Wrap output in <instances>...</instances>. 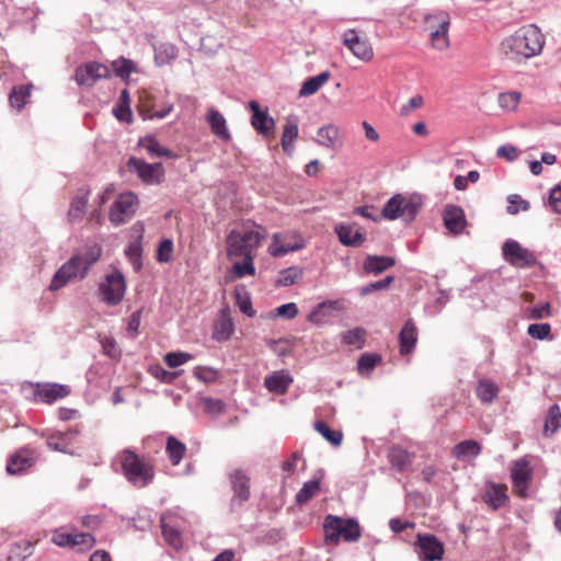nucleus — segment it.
<instances>
[{
	"label": "nucleus",
	"instance_id": "obj_1",
	"mask_svg": "<svg viewBox=\"0 0 561 561\" xmlns=\"http://www.w3.org/2000/svg\"><path fill=\"white\" fill-rule=\"evenodd\" d=\"M545 36L534 24L519 27L502 42L503 53L511 59H528L542 51Z\"/></svg>",
	"mask_w": 561,
	"mask_h": 561
},
{
	"label": "nucleus",
	"instance_id": "obj_2",
	"mask_svg": "<svg viewBox=\"0 0 561 561\" xmlns=\"http://www.w3.org/2000/svg\"><path fill=\"white\" fill-rule=\"evenodd\" d=\"M115 461L119 467L117 471L135 488H146L154 479V466L129 448L117 453Z\"/></svg>",
	"mask_w": 561,
	"mask_h": 561
},
{
	"label": "nucleus",
	"instance_id": "obj_3",
	"mask_svg": "<svg viewBox=\"0 0 561 561\" xmlns=\"http://www.w3.org/2000/svg\"><path fill=\"white\" fill-rule=\"evenodd\" d=\"M324 540L328 545H337L341 540L356 542L362 535V529L355 518H343L336 515H328L323 523Z\"/></svg>",
	"mask_w": 561,
	"mask_h": 561
},
{
	"label": "nucleus",
	"instance_id": "obj_4",
	"mask_svg": "<svg viewBox=\"0 0 561 561\" xmlns=\"http://www.w3.org/2000/svg\"><path fill=\"white\" fill-rule=\"evenodd\" d=\"M264 236L256 230L241 232L231 230L226 238V251L229 259L254 255L255 250L261 245Z\"/></svg>",
	"mask_w": 561,
	"mask_h": 561
},
{
	"label": "nucleus",
	"instance_id": "obj_5",
	"mask_svg": "<svg viewBox=\"0 0 561 561\" xmlns=\"http://www.w3.org/2000/svg\"><path fill=\"white\" fill-rule=\"evenodd\" d=\"M420 208L421 203L415 196L407 197L396 194L385 204L381 216L389 220L402 219L405 222H411Z\"/></svg>",
	"mask_w": 561,
	"mask_h": 561
},
{
	"label": "nucleus",
	"instance_id": "obj_6",
	"mask_svg": "<svg viewBox=\"0 0 561 561\" xmlns=\"http://www.w3.org/2000/svg\"><path fill=\"white\" fill-rule=\"evenodd\" d=\"M502 256L516 268H528L538 263L536 254L514 239H507L502 244Z\"/></svg>",
	"mask_w": 561,
	"mask_h": 561
},
{
	"label": "nucleus",
	"instance_id": "obj_7",
	"mask_svg": "<svg viewBox=\"0 0 561 561\" xmlns=\"http://www.w3.org/2000/svg\"><path fill=\"white\" fill-rule=\"evenodd\" d=\"M126 283L123 273L114 270L99 285L101 300L108 306L118 305L125 295Z\"/></svg>",
	"mask_w": 561,
	"mask_h": 561
},
{
	"label": "nucleus",
	"instance_id": "obj_8",
	"mask_svg": "<svg viewBox=\"0 0 561 561\" xmlns=\"http://www.w3.org/2000/svg\"><path fill=\"white\" fill-rule=\"evenodd\" d=\"M533 467L526 458H520L512 462L511 478L514 493L525 499L528 496L529 488L533 482Z\"/></svg>",
	"mask_w": 561,
	"mask_h": 561
},
{
	"label": "nucleus",
	"instance_id": "obj_9",
	"mask_svg": "<svg viewBox=\"0 0 561 561\" xmlns=\"http://www.w3.org/2000/svg\"><path fill=\"white\" fill-rule=\"evenodd\" d=\"M430 32L432 46L435 49L444 50L449 47L448 28L450 25V18L447 13L440 12L431 15L426 19Z\"/></svg>",
	"mask_w": 561,
	"mask_h": 561
},
{
	"label": "nucleus",
	"instance_id": "obj_10",
	"mask_svg": "<svg viewBox=\"0 0 561 561\" xmlns=\"http://www.w3.org/2000/svg\"><path fill=\"white\" fill-rule=\"evenodd\" d=\"M127 167L146 184H160L164 179V169L160 162L148 163L142 159L131 157L127 161Z\"/></svg>",
	"mask_w": 561,
	"mask_h": 561
},
{
	"label": "nucleus",
	"instance_id": "obj_11",
	"mask_svg": "<svg viewBox=\"0 0 561 561\" xmlns=\"http://www.w3.org/2000/svg\"><path fill=\"white\" fill-rule=\"evenodd\" d=\"M138 205V197L133 192L121 194L110 209V220L118 226L129 219L135 213Z\"/></svg>",
	"mask_w": 561,
	"mask_h": 561
},
{
	"label": "nucleus",
	"instance_id": "obj_12",
	"mask_svg": "<svg viewBox=\"0 0 561 561\" xmlns=\"http://www.w3.org/2000/svg\"><path fill=\"white\" fill-rule=\"evenodd\" d=\"M87 275V271L80 264L79 257L71 256L55 273L49 285L50 290H58L72 279H82Z\"/></svg>",
	"mask_w": 561,
	"mask_h": 561
},
{
	"label": "nucleus",
	"instance_id": "obj_13",
	"mask_svg": "<svg viewBox=\"0 0 561 561\" xmlns=\"http://www.w3.org/2000/svg\"><path fill=\"white\" fill-rule=\"evenodd\" d=\"M51 542L61 548L79 547L80 551H84L90 550L95 545V538L89 533H65L64 528L60 527L53 531Z\"/></svg>",
	"mask_w": 561,
	"mask_h": 561
},
{
	"label": "nucleus",
	"instance_id": "obj_14",
	"mask_svg": "<svg viewBox=\"0 0 561 561\" xmlns=\"http://www.w3.org/2000/svg\"><path fill=\"white\" fill-rule=\"evenodd\" d=\"M229 480L232 490L230 507L231 510H236L241 507L250 499V478L243 470L236 469L229 474Z\"/></svg>",
	"mask_w": 561,
	"mask_h": 561
},
{
	"label": "nucleus",
	"instance_id": "obj_15",
	"mask_svg": "<svg viewBox=\"0 0 561 561\" xmlns=\"http://www.w3.org/2000/svg\"><path fill=\"white\" fill-rule=\"evenodd\" d=\"M415 551L422 561H438L442 560L445 550L435 535L419 534Z\"/></svg>",
	"mask_w": 561,
	"mask_h": 561
},
{
	"label": "nucleus",
	"instance_id": "obj_16",
	"mask_svg": "<svg viewBox=\"0 0 561 561\" xmlns=\"http://www.w3.org/2000/svg\"><path fill=\"white\" fill-rule=\"evenodd\" d=\"M107 77H110V69L95 61L82 65L75 71V80L82 87H92L98 80Z\"/></svg>",
	"mask_w": 561,
	"mask_h": 561
},
{
	"label": "nucleus",
	"instance_id": "obj_17",
	"mask_svg": "<svg viewBox=\"0 0 561 561\" xmlns=\"http://www.w3.org/2000/svg\"><path fill=\"white\" fill-rule=\"evenodd\" d=\"M79 435V428L70 427L65 432H55L49 434L47 436L46 444L50 449L55 451L75 455L71 446L76 443Z\"/></svg>",
	"mask_w": 561,
	"mask_h": 561
},
{
	"label": "nucleus",
	"instance_id": "obj_18",
	"mask_svg": "<svg viewBox=\"0 0 561 561\" xmlns=\"http://www.w3.org/2000/svg\"><path fill=\"white\" fill-rule=\"evenodd\" d=\"M344 45L356 56L357 58L369 61L373 56V47L365 36H359L354 30H347L344 35Z\"/></svg>",
	"mask_w": 561,
	"mask_h": 561
},
{
	"label": "nucleus",
	"instance_id": "obj_19",
	"mask_svg": "<svg viewBox=\"0 0 561 561\" xmlns=\"http://www.w3.org/2000/svg\"><path fill=\"white\" fill-rule=\"evenodd\" d=\"M249 107L252 111L251 124L253 128L261 135L268 137L275 128V121L267 111H262L256 101H250Z\"/></svg>",
	"mask_w": 561,
	"mask_h": 561
},
{
	"label": "nucleus",
	"instance_id": "obj_20",
	"mask_svg": "<svg viewBox=\"0 0 561 561\" xmlns=\"http://www.w3.org/2000/svg\"><path fill=\"white\" fill-rule=\"evenodd\" d=\"M443 220L446 229L454 234L461 233L467 225L463 209L456 205H447L445 207Z\"/></svg>",
	"mask_w": 561,
	"mask_h": 561
},
{
	"label": "nucleus",
	"instance_id": "obj_21",
	"mask_svg": "<svg viewBox=\"0 0 561 561\" xmlns=\"http://www.w3.org/2000/svg\"><path fill=\"white\" fill-rule=\"evenodd\" d=\"M288 237V234L274 233L273 241L268 247V253L274 257H280L304 248L302 239L296 238L295 242H289L287 241Z\"/></svg>",
	"mask_w": 561,
	"mask_h": 561
},
{
	"label": "nucleus",
	"instance_id": "obj_22",
	"mask_svg": "<svg viewBox=\"0 0 561 561\" xmlns=\"http://www.w3.org/2000/svg\"><path fill=\"white\" fill-rule=\"evenodd\" d=\"M34 394L36 399L50 404L68 396L69 388L59 383H37Z\"/></svg>",
	"mask_w": 561,
	"mask_h": 561
},
{
	"label": "nucleus",
	"instance_id": "obj_23",
	"mask_svg": "<svg viewBox=\"0 0 561 561\" xmlns=\"http://www.w3.org/2000/svg\"><path fill=\"white\" fill-rule=\"evenodd\" d=\"M90 190L81 187L78 190L77 195L71 199L70 207L67 213L69 222L80 221L85 214L87 205L89 202Z\"/></svg>",
	"mask_w": 561,
	"mask_h": 561
},
{
	"label": "nucleus",
	"instance_id": "obj_24",
	"mask_svg": "<svg viewBox=\"0 0 561 561\" xmlns=\"http://www.w3.org/2000/svg\"><path fill=\"white\" fill-rule=\"evenodd\" d=\"M161 531L165 542L179 550L183 547V537L179 528L176 527L172 516L162 515L161 519Z\"/></svg>",
	"mask_w": 561,
	"mask_h": 561
},
{
	"label": "nucleus",
	"instance_id": "obj_25",
	"mask_svg": "<svg viewBox=\"0 0 561 561\" xmlns=\"http://www.w3.org/2000/svg\"><path fill=\"white\" fill-rule=\"evenodd\" d=\"M234 330L233 321L230 317L229 309L224 308L220 310L219 318L215 322L213 339L217 342L228 341Z\"/></svg>",
	"mask_w": 561,
	"mask_h": 561
},
{
	"label": "nucleus",
	"instance_id": "obj_26",
	"mask_svg": "<svg viewBox=\"0 0 561 561\" xmlns=\"http://www.w3.org/2000/svg\"><path fill=\"white\" fill-rule=\"evenodd\" d=\"M482 499L493 510L503 507L508 501L506 488L502 484L489 482L485 485Z\"/></svg>",
	"mask_w": 561,
	"mask_h": 561
},
{
	"label": "nucleus",
	"instance_id": "obj_27",
	"mask_svg": "<svg viewBox=\"0 0 561 561\" xmlns=\"http://www.w3.org/2000/svg\"><path fill=\"white\" fill-rule=\"evenodd\" d=\"M293 377L285 370L275 371L264 379V386L270 392L284 394L293 383Z\"/></svg>",
	"mask_w": 561,
	"mask_h": 561
},
{
	"label": "nucleus",
	"instance_id": "obj_28",
	"mask_svg": "<svg viewBox=\"0 0 561 561\" xmlns=\"http://www.w3.org/2000/svg\"><path fill=\"white\" fill-rule=\"evenodd\" d=\"M417 342V329L413 320L409 319L399 333L400 353L410 354Z\"/></svg>",
	"mask_w": 561,
	"mask_h": 561
},
{
	"label": "nucleus",
	"instance_id": "obj_29",
	"mask_svg": "<svg viewBox=\"0 0 561 561\" xmlns=\"http://www.w3.org/2000/svg\"><path fill=\"white\" fill-rule=\"evenodd\" d=\"M207 122L210 126L211 133L217 138L225 141H229L231 139V135L227 128L226 118L219 111L210 108L207 113Z\"/></svg>",
	"mask_w": 561,
	"mask_h": 561
},
{
	"label": "nucleus",
	"instance_id": "obj_30",
	"mask_svg": "<svg viewBox=\"0 0 561 561\" xmlns=\"http://www.w3.org/2000/svg\"><path fill=\"white\" fill-rule=\"evenodd\" d=\"M335 232L340 242L346 247H359L365 241V234L358 230H354L350 225H336Z\"/></svg>",
	"mask_w": 561,
	"mask_h": 561
},
{
	"label": "nucleus",
	"instance_id": "obj_31",
	"mask_svg": "<svg viewBox=\"0 0 561 561\" xmlns=\"http://www.w3.org/2000/svg\"><path fill=\"white\" fill-rule=\"evenodd\" d=\"M34 459L28 450H20L13 455L7 465V472L9 474H19L24 472L27 468L32 467Z\"/></svg>",
	"mask_w": 561,
	"mask_h": 561
},
{
	"label": "nucleus",
	"instance_id": "obj_32",
	"mask_svg": "<svg viewBox=\"0 0 561 561\" xmlns=\"http://www.w3.org/2000/svg\"><path fill=\"white\" fill-rule=\"evenodd\" d=\"M394 263L396 261L391 256L368 255L364 261L363 268L366 273L377 275L393 266Z\"/></svg>",
	"mask_w": 561,
	"mask_h": 561
},
{
	"label": "nucleus",
	"instance_id": "obj_33",
	"mask_svg": "<svg viewBox=\"0 0 561 561\" xmlns=\"http://www.w3.org/2000/svg\"><path fill=\"white\" fill-rule=\"evenodd\" d=\"M339 307L337 301L327 300L318 304L309 313L308 320L312 323L322 324L328 321L332 312Z\"/></svg>",
	"mask_w": 561,
	"mask_h": 561
},
{
	"label": "nucleus",
	"instance_id": "obj_34",
	"mask_svg": "<svg viewBox=\"0 0 561 561\" xmlns=\"http://www.w3.org/2000/svg\"><path fill=\"white\" fill-rule=\"evenodd\" d=\"M138 145L146 149L151 158L165 157L169 159L175 158V153L168 148L162 147L153 136H146L139 139Z\"/></svg>",
	"mask_w": 561,
	"mask_h": 561
},
{
	"label": "nucleus",
	"instance_id": "obj_35",
	"mask_svg": "<svg viewBox=\"0 0 561 561\" xmlns=\"http://www.w3.org/2000/svg\"><path fill=\"white\" fill-rule=\"evenodd\" d=\"M500 388L491 379H480L476 387V394L482 403H492L499 396Z\"/></svg>",
	"mask_w": 561,
	"mask_h": 561
},
{
	"label": "nucleus",
	"instance_id": "obj_36",
	"mask_svg": "<svg viewBox=\"0 0 561 561\" xmlns=\"http://www.w3.org/2000/svg\"><path fill=\"white\" fill-rule=\"evenodd\" d=\"M388 458L392 469L403 472L411 465V455L403 448L394 446L389 450Z\"/></svg>",
	"mask_w": 561,
	"mask_h": 561
},
{
	"label": "nucleus",
	"instance_id": "obj_37",
	"mask_svg": "<svg viewBox=\"0 0 561 561\" xmlns=\"http://www.w3.org/2000/svg\"><path fill=\"white\" fill-rule=\"evenodd\" d=\"M331 73L329 71H322L321 73L308 78L299 90V96H310L317 93L321 87L329 80Z\"/></svg>",
	"mask_w": 561,
	"mask_h": 561
},
{
	"label": "nucleus",
	"instance_id": "obj_38",
	"mask_svg": "<svg viewBox=\"0 0 561 561\" xmlns=\"http://www.w3.org/2000/svg\"><path fill=\"white\" fill-rule=\"evenodd\" d=\"M481 453V446L477 440L468 439L458 443L453 450L457 459L474 458Z\"/></svg>",
	"mask_w": 561,
	"mask_h": 561
},
{
	"label": "nucleus",
	"instance_id": "obj_39",
	"mask_svg": "<svg viewBox=\"0 0 561 561\" xmlns=\"http://www.w3.org/2000/svg\"><path fill=\"white\" fill-rule=\"evenodd\" d=\"M186 446L174 436H169L165 445V453L173 466H178L183 459Z\"/></svg>",
	"mask_w": 561,
	"mask_h": 561
},
{
	"label": "nucleus",
	"instance_id": "obj_40",
	"mask_svg": "<svg viewBox=\"0 0 561 561\" xmlns=\"http://www.w3.org/2000/svg\"><path fill=\"white\" fill-rule=\"evenodd\" d=\"M32 84H21L14 87L9 94V102L11 106L21 110L31 98Z\"/></svg>",
	"mask_w": 561,
	"mask_h": 561
},
{
	"label": "nucleus",
	"instance_id": "obj_41",
	"mask_svg": "<svg viewBox=\"0 0 561 561\" xmlns=\"http://www.w3.org/2000/svg\"><path fill=\"white\" fill-rule=\"evenodd\" d=\"M234 298L236 304L242 313L250 318L255 316L256 312L252 307L251 297L243 285L237 286L234 288Z\"/></svg>",
	"mask_w": 561,
	"mask_h": 561
},
{
	"label": "nucleus",
	"instance_id": "obj_42",
	"mask_svg": "<svg viewBox=\"0 0 561 561\" xmlns=\"http://www.w3.org/2000/svg\"><path fill=\"white\" fill-rule=\"evenodd\" d=\"M178 55L176 47L171 43H160L154 46V60L158 66L172 61Z\"/></svg>",
	"mask_w": 561,
	"mask_h": 561
},
{
	"label": "nucleus",
	"instance_id": "obj_43",
	"mask_svg": "<svg viewBox=\"0 0 561 561\" xmlns=\"http://www.w3.org/2000/svg\"><path fill=\"white\" fill-rule=\"evenodd\" d=\"M298 137V124L293 121H288L284 126L282 135V147L283 150L290 154L294 150V141Z\"/></svg>",
	"mask_w": 561,
	"mask_h": 561
},
{
	"label": "nucleus",
	"instance_id": "obj_44",
	"mask_svg": "<svg viewBox=\"0 0 561 561\" xmlns=\"http://www.w3.org/2000/svg\"><path fill=\"white\" fill-rule=\"evenodd\" d=\"M317 136L321 146L332 148L339 138V128L333 124L322 126L319 128Z\"/></svg>",
	"mask_w": 561,
	"mask_h": 561
},
{
	"label": "nucleus",
	"instance_id": "obj_45",
	"mask_svg": "<svg viewBox=\"0 0 561 561\" xmlns=\"http://www.w3.org/2000/svg\"><path fill=\"white\" fill-rule=\"evenodd\" d=\"M125 254L131 263L134 270L139 272L142 267L141 254H142V245L141 238H138L127 245L125 249Z\"/></svg>",
	"mask_w": 561,
	"mask_h": 561
},
{
	"label": "nucleus",
	"instance_id": "obj_46",
	"mask_svg": "<svg viewBox=\"0 0 561 561\" xmlns=\"http://www.w3.org/2000/svg\"><path fill=\"white\" fill-rule=\"evenodd\" d=\"M101 254L102 249L98 244H93L87 248L84 252L76 254L75 257H79L80 264L88 272L99 261Z\"/></svg>",
	"mask_w": 561,
	"mask_h": 561
},
{
	"label": "nucleus",
	"instance_id": "obj_47",
	"mask_svg": "<svg viewBox=\"0 0 561 561\" xmlns=\"http://www.w3.org/2000/svg\"><path fill=\"white\" fill-rule=\"evenodd\" d=\"M561 427V411L558 404H553L549 408L546 421H545V433L547 435L554 434Z\"/></svg>",
	"mask_w": 561,
	"mask_h": 561
},
{
	"label": "nucleus",
	"instance_id": "obj_48",
	"mask_svg": "<svg viewBox=\"0 0 561 561\" xmlns=\"http://www.w3.org/2000/svg\"><path fill=\"white\" fill-rule=\"evenodd\" d=\"M314 428L333 446L337 447L342 444L343 433L341 431L331 430L325 422L317 421L314 423Z\"/></svg>",
	"mask_w": 561,
	"mask_h": 561
},
{
	"label": "nucleus",
	"instance_id": "obj_49",
	"mask_svg": "<svg viewBox=\"0 0 561 561\" xmlns=\"http://www.w3.org/2000/svg\"><path fill=\"white\" fill-rule=\"evenodd\" d=\"M320 490V481L317 479L305 482L302 488L296 494V502L305 504L312 499Z\"/></svg>",
	"mask_w": 561,
	"mask_h": 561
},
{
	"label": "nucleus",
	"instance_id": "obj_50",
	"mask_svg": "<svg viewBox=\"0 0 561 561\" xmlns=\"http://www.w3.org/2000/svg\"><path fill=\"white\" fill-rule=\"evenodd\" d=\"M149 374L162 383L171 385L182 374V370L169 371L161 365H152L149 367Z\"/></svg>",
	"mask_w": 561,
	"mask_h": 561
},
{
	"label": "nucleus",
	"instance_id": "obj_51",
	"mask_svg": "<svg viewBox=\"0 0 561 561\" xmlns=\"http://www.w3.org/2000/svg\"><path fill=\"white\" fill-rule=\"evenodd\" d=\"M242 262H236L232 265L233 275L237 278H242L245 275L253 276L255 274V267L253 264L254 255H247L242 257Z\"/></svg>",
	"mask_w": 561,
	"mask_h": 561
},
{
	"label": "nucleus",
	"instance_id": "obj_52",
	"mask_svg": "<svg viewBox=\"0 0 561 561\" xmlns=\"http://www.w3.org/2000/svg\"><path fill=\"white\" fill-rule=\"evenodd\" d=\"M380 360L379 355L365 353L357 360V370L360 375H368Z\"/></svg>",
	"mask_w": 561,
	"mask_h": 561
},
{
	"label": "nucleus",
	"instance_id": "obj_53",
	"mask_svg": "<svg viewBox=\"0 0 561 561\" xmlns=\"http://www.w3.org/2000/svg\"><path fill=\"white\" fill-rule=\"evenodd\" d=\"M113 70L121 79H127L135 70V64L130 59L121 57L112 62Z\"/></svg>",
	"mask_w": 561,
	"mask_h": 561
},
{
	"label": "nucleus",
	"instance_id": "obj_54",
	"mask_svg": "<svg viewBox=\"0 0 561 561\" xmlns=\"http://www.w3.org/2000/svg\"><path fill=\"white\" fill-rule=\"evenodd\" d=\"M527 333L537 340H552L551 325L549 323H533L528 327Z\"/></svg>",
	"mask_w": 561,
	"mask_h": 561
},
{
	"label": "nucleus",
	"instance_id": "obj_55",
	"mask_svg": "<svg viewBox=\"0 0 561 561\" xmlns=\"http://www.w3.org/2000/svg\"><path fill=\"white\" fill-rule=\"evenodd\" d=\"M193 359V355L185 352H170L163 356L164 363L170 368H176Z\"/></svg>",
	"mask_w": 561,
	"mask_h": 561
},
{
	"label": "nucleus",
	"instance_id": "obj_56",
	"mask_svg": "<svg viewBox=\"0 0 561 561\" xmlns=\"http://www.w3.org/2000/svg\"><path fill=\"white\" fill-rule=\"evenodd\" d=\"M193 375L205 383H211L219 377L218 370L208 366H196L193 370Z\"/></svg>",
	"mask_w": 561,
	"mask_h": 561
},
{
	"label": "nucleus",
	"instance_id": "obj_57",
	"mask_svg": "<svg viewBox=\"0 0 561 561\" xmlns=\"http://www.w3.org/2000/svg\"><path fill=\"white\" fill-rule=\"evenodd\" d=\"M173 241L171 239H163L157 249L156 259L160 263H169L172 260Z\"/></svg>",
	"mask_w": 561,
	"mask_h": 561
},
{
	"label": "nucleus",
	"instance_id": "obj_58",
	"mask_svg": "<svg viewBox=\"0 0 561 561\" xmlns=\"http://www.w3.org/2000/svg\"><path fill=\"white\" fill-rule=\"evenodd\" d=\"M520 101V93L516 91L504 92L499 95V104L503 110L512 111L516 108Z\"/></svg>",
	"mask_w": 561,
	"mask_h": 561
},
{
	"label": "nucleus",
	"instance_id": "obj_59",
	"mask_svg": "<svg viewBox=\"0 0 561 561\" xmlns=\"http://www.w3.org/2000/svg\"><path fill=\"white\" fill-rule=\"evenodd\" d=\"M551 317V307L549 302L534 306L526 310V318L529 320H539Z\"/></svg>",
	"mask_w": 561,
	"mask_h": 561
},
{
	"label": "nucleus",
	"instance_id": "obj_60",
	"mask_svg": "<svg viewBox=\"0 0 561 561\" xmlns=\"http://www.w3.org/2000/svg\"><path fill=\"white\" fill-rule=\"evenodd\" d=\"M393 280H394L393 276H390V275L386 276L383 279H380V280H377L374 283H369L366 286H363L360 288L359 293L362 296H366V295L371 294L373 291L387 289L393 283Z\"/></svg>",
	"mask_w": 561,
	"mask_h": 561
},
{
	"label": "nucleus",
	"instance_id": "obj_61",
	"mask_svg": "<svg viewBox=\"0 0 561 561\" xmlns=\"http://www.w3.org/2000/svg\"><path fill=\"white\" fill-rule=\"evenodd\" d=\"M364 339L365 330L360 328L348 330L342 335V340L345 344L356 345L358 347L364 343Z\"/></svg>",
	"mask_w": 561,
	"mask_h": 561
},
{
	"label": "nucleus",
	"instance_id": "obj_62",
	"mask_svg": "<svg viewBox=\"0 0 561 561\" xmlns=\"http://www.w3.org/2000/svg\"><path fill=\"white\" fill-rule=\"evenodd\" d=\"M301 276V272L296 267H288L280 272V277L278 279L279 286H290L297 282V279Z\"/></svg>",
	"mask_w": 561,
	"mask_h": 561
},
{
	"label": "nucleus",
	"instance_id": "obj_63",
	"mask_svg": "<svg viewBox=\"0 0 561 561\" xmlns=\"http://www.w3.org/2000/svg\"><path fill=\"white\" fill-rule=\"evenodd\" d=\"M510 205L507 206V213L511 215H515L522 210H528L529 209V203L525 199H523L519 195H511L508 197Z\"/></svg>",
	"mask_w": 561,
	"mask_h": 561
},
{
	"label": "nucleus",
	"instance_id": "obj_64",
	"mask_svg": "<svg viewBox=\"0 0 561 561\" xmlns=\"http://www.w3.org/2000/svg\"><path fill=\"white\" fill-rule=\"evenodd\" d=\"M203 403L205 412L214 415L222 413L226 408L224 401L219 399L205 398Z\"/></svg>",
	"mask_w": 561,
	"mask_h": 561
}]
</instances>
